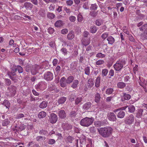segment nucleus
Returning <instances> with one entry per match:
<instances>
[{"label": "nucleus", "instance_id": "obj_1", "mask_svg": "<svg viewBox=\"0 0 147 147\" xmlns=\"http://www.w3.org/2000/svg\"><path fill=\"white\" fill-rule=\"evenodd\" d=\"M112 131V129L109 127L98 129V131L99 134L105 138L108 137L111 134Z\"/></svg>", "mask_w": 147, "mask_h": 147}, {"label": "nucleus", "instance_id": "obj_2", "mask_svg": "<svg viewBox=\"0 0 147 147\" xmlns=\"http://www.w3.org/2000/svg\"><path fill=\"white\" fill-rule=\"evenodd\" d=\"M94 120V119L93 117H86L81 119L80 124L82 126L88 127L93 123Z\"/></svg>", "mask_w": 147, "mask_h": 147}, {"label": "nucleus", "instance_id": "obj_3", "mask_svg": "<svg viewBox=\"0 0 147 147\" xmlns=\"http://www.w3.org/2000/svg\"><path fill=\"white\" fill-rule=\"evenodd\" d=\"M125 64V61L123 60H120L117 61L113 65V67L115 71H120Z\"/></svg>", "mask_w": 147, "mask_h": 147}, {"label": "nucleus", "instance_id": "obj_4", "mask_svg": "<svg viewBox=\"0 0 147 147\" xmlns=\"http://www.w3.org/2000/svg\"><path fill=\"white\" fill-rule=\"evenodd\" d=\"M47 84L45 82H39L35 85V88L38 91L43 90L47 88Z\"/></svg>", "mask_w": 147, "mask_h": 147}, {"label": "nucleus", "instance_id": "obj_5", "mask_svg": "<svg viewBox=\"0 0 147 147\" xmlns=\"http://www.w3.org/2000/svg\"><path fill=\"white\" fill-rule=\"evenodd\" d=\"M44 77L46 80L51 81L53 79V74L51 72L47 71L44 74Z\"/></svg>", "mask_w": 147, "mask_h": 147}, {"label": "nucleus", "instance_id": "obj_6", "mask_svg": "<svg viewBox=\"0 0 147 147\" xmlns=\"http://www.w3.org/2000/svg\"><path fill=\"white\" fill-rule=\"evenodd\" d=\"M134 117L133 115H130L126 118L125 122V123L130 125L133 123L134 121Z\"/></svg>", "mask_w": 147, "mask_h": 147}, {"label": "nucleus", "instance_id": "obj_7", "mask_svg": "<svg viewBox=\"0 0 147 147\" xmlns=\"http://www.w3.org/2000/svg\"><path fill=\"white\" fill-rule=\"evenodd\" d=\"M17 70H18V72L20 73H22L23 71V70L21 66L18 65L17 66V68H15L12 70V71L11 72V74L13 76L15 75V72Z\"/></svg>", "mask_w": 147, "mask_h": 147}, {"label": "nucleus", "instance_id": "obj_8", "mask_svg": "<svg viewBox=\"0 0 147 147\" xmlns=\"http://www.w3.org/2000/svg\"><path fill=\"white\" fill-rule=\"evenodd\" d=\"M57 120V115L54 113H52L51 114L50 121L52 123H55Z\"/></svg>", "mask_w": 147, "mask_h": 147}, {"label": "nucleus", "instance_id": "obj_9", "mask_svg": "<svg viewBox=\"0 0 147 147\" xmlns=\"http://www.w3.org/2000/svg\"><path fill=\"white\" fill-rule=\"evenodd\" d=\"M39 68L40 67L38 65H35L33 66L31 70L32 74L33 75L36 74L38 72Z\"/></svg>", "mask_w": 147, "mask_h": 147}, {"label": "nucleus", "instance_id": "obj_10", "mask_svg": "<svg viewBox=\"0 0 147 147\" xmlns=\"http://www.w3.org/2000/svg\"><path fill=\"white\" fill-rule=\"evenodd\" d=\"M108 119L112 121H115L116 120V116L113 113L110 112L108 114Z\"/></svg>", "mask_w": 147, "mask_h": 147}, {"label": "nucleus", "instance_id": "obj_11", "mask_svg": "<svg viewBox=\"0 0 147 147\" xmlns=\"http://www.w3.org/2000/svg\"><path fill=\"white\" fill-rule=\"evenodd\" d=\"M81 41L82 44L85 46H86L90 43V38H83Z\"/></svg>", "mask_w": 147, "mask_h": 147}, {"label": "nucleus", "instance_id": "obj_12", "mask_svg": "<svg viewBox=\"0 0 147 147\" xmlns=\"http://www.w3.org/2000/svg\"><path fill=\"white\" fill-rule=\"evenodd\" d=\"M121 100L122 101L125 100H128L131 98V96L130 95L122 92V95H121Z\"/></svg>", "mask_w": 147, "mask_h": 147}, {"label": "nucleus", "instance_id": "obj_13", "mask_svg": "<svg viewBox=\"0 0 147 147\" xmlns=\"http://www.w3.org/2000/svg\"><path fill=\"white\" fill-rule=\"evenodd\" d=\"M60 83L61 87H65L67 84L66 82V78L64 77H62L60 80Z\"/></svg>", "mask_w": 147, "mask_h": 147}, {"label": "nucleus", "instance_id": "obj_14", "mask_svg": "<svg viewBox=\"0 0 147 147\" xmlns=\"http://www.w3.org/2000/svg\"><path fill=\"white\" fill-rule=\"evenodd\" d=\"M33 5L30 3L26 2L24 5V7L25 8L28 9H30L33 8Z\"/></svg>", "mask_w": 147, "mask_h": 147}, {"label": "nucleus", "instance_id": "obj_15", "mask_svg": "<svg viewBox=\"0 0 147 147\" xmlns=\"http://www.w3.org/2000/svg\"><path fill=\"white\" fill-rule=\"evenodd\" d=\"M59 117L61 118H64L66 117V114L65 111L63 110L60 111L58 113Z\"/></svg>", "mask_w": 147, "mask_h": 147}, {"label": "nucleus", "instance_id": "obj_16", "mask_svg": "<svg viewBox=\"0 0 147 147\" xmlns=\"http://www.w3.org/2000/svg\"><path fill=\"white\" fill-rule=\"evenodd\" d=\"M74 77L73 76H69L66 80V83L67 84H70L74 81Z\"/></svg>", "mask_w": 147, "mask_h": 147}, {"label": "nucleus", "instance_id": "obj_17", "mask_svg": "<svg viewBox=\"0 0 147 147\" xmlns=\"http://www.w3.org/2000/svg\"><path fill=\"white\" fill-rule=\"evenodd\" d=\"M91 103L90 102H87L83 105V109L85 110H87L90 108L91 106Z\"/></svg>", "mask_w": 147, "mask_h": 147}, {"label": "nucleus", "instance_id": "obj_18", "mask_svg": "<svg viewBox=\"0 0 147 147\" xmlns=\"http://www.w3.org/2000/svg\"><path fill=\"white\" fill-rule=\"evenodd\" d=\"M107 40L108 41V43L111 45L113 44L115 41L114 38L111 36L108 37Z\"/></svg>", "mask_w": 147, "mask_h": 147}, {"label": "nucleus", "instance_id": "obj_19", "mask_svg": "<svg viewBox=\"0 0 147 147\" xmlns=\"http://www.w3.org/2000/svg\"><path fill=\"white\" fill-rule=\"evenodd\" d=\"M98 30V28L95 26L93 25L90 27V32L92 34L95 33Z\"/></svg>", "mask_w": 147, "mask_h": 147}, {"label": "nucleus", "instance_id": "obj_20", "mask_svg": "<svg viewBox=\"0 0 147 147\" xmlns=\"http://www.w3.org/2000/svg\"><path fill=\"white\" fill-rule=\"evenodd\" d=\"M47 102L46 101H43L40 103L39 107L41 109H44L47 107Z\"/></svg>", "mask_w": 147, "mask_h": 147}, {"label": "nucleus", "instance_id": "obj_21", "mask_svg": "<svg viewBox=\"0 0 147 147\" xmlns=\"http://www.w3.org/2000/svg\"><path fill=\"white\" fill-rule=\"evenodd\" d=\"M63 25V21L61 20L57 21L55 24V26L56 27H60Z\"/></svg>", "mask_w": 147, "mask_h": 147}, {"label": "nucleus", "instance_id": "obj_22", "mask_svg": "<svg viewBox=\"0 0 147 147\" xmlns=\"http://www.w3.org/2000/svg\"><path fill=\"white\" fill-rule=\"evenodd\" d=\"M65 47L70 50H71L73 48V44L71 42H67L65 43Z\"/></svg>", "mask_w": 147, "mask_h": 147}, {"label": "nucleus", "instance_id": "obj_23", "mask_svg": "<svg viewBox=\"0 0 147 147\" xmlns=\"http://www.w3.org/2000/svg\"><path fill=\"white\" fill-rule=\"evenodd\" d=\"M79 83V81L77 80H74L71 86V87L75 89L78 86V85Z\"/></svg>", "mask_w": 147, "mask_h": 147}, {"label": "nucleus", "instance_id": "obj_24", "mask_svg": "<svg viewBox=\"0 0 147 147\" xmlns=\"http://www.w3.org/2000/svg\"><path fill=\"white\" fill-rule=\"evenodd\" d=\"M88 86L90 88L92 87L94 85V81L93 79H89L88 80Z\"/></svg>", "mask_w": 147, "mask_h": 147}, {"label": "nucleus", "instance_id": "obj_25", "mask_svg": "<svg viewBox=\"0 0 147 147\" xmlns=\"http://www.w3.org/2000/svg\"><path fill=\"white\" fill-rule=\"evenodd\" d=\"M46 112L44 111H42L39 113L38 114V117L39 118H44L46 116Z\"/></svg>", "mask_w": 147, "mask_h": 147}, {"label": "nucleus", "instance_id": "obj_26", "mask_svg": "<svg viewBox=\"0 0 147 147\" xmlns=\"http://www.w3.org/2000/svg\"><path fill=\"white\" fill-rule=\"evenodd\" d=\"M140 38L142 40L147 39V31H144V33L141 34Z\"/></svg>", "mask_w": 147, "mask_h": 147}, {"label": "nucleus", "instance_id": "obj_27", "mask_svg": "<svg viewBox=\"0 0 147 147\" xmlns=\"http://www.w3.org/2000/svg\"><path fill=\"white\" fill-rule=\"evenodd\" d=\"M125 115V113L124 111H119L117 115L118 118H123Z\"/></svg>", "mask_w": 147, "mask_h": 147}, {"label": "nucleus", "instance_id": "obj_28", "mask_svg": "<svg viewBox=\"0 0 147 147\" xmlns=\"http://www.w3.org/2000/svg\"><path fill=\"white\" fill-rule=\"evenodd\" d=\"M143 110L142 109H139L138 110V112L136 114V117L138 118H141L142 115Z\"/></svg>", "mask_w": 147, "mask_h": 147}, {"label": "nucleus", "instance_id": "obj_29", "mask_svg": "<svg viewBox=\"0 0 147 147\" xmlns=\"http://www.w3.org/2000/svg\"><path fill=\"white\" fill-rule=\"evenodd\" d=\"M66 100V98L64 97H62L59 99L58 102L59 104H62Z\"/></svg>", "mask_w": 147, "mask_h": 147}, {"label": "nucleus", "instance_id": "obj_30", "mask_svg": "<svg viewBox=\"0 0 147 147\" xmlns=\"http://www.w3.org/2000/svg\"><path fill=\"white\" fill-rule=\"evenodd\" d=\"M3 105H4L7 108H9L10 107V102L7 100H4L3 102Z\"/></svg>", "mask_w": 147, "mask_h": 147}, {"label": "nucleus", "instance_id": "obj_31", "mask_svg": "<svg viewBox=\"0 0 147 147\" xmlns=\"http://www.w3.org/2000/svg\"><path fill=\"white\" fill-rule=\"evenodd\" d=\"M74 33L72 31L69 32L67 35V38L68 39H71L74 38Z\"/></svg>", "mask_w": 147, "mask_h": 147}, {"label": "nucleus", "instance_id": "obj_32", "mask_svg": "<svg viewBox=\"0 0 147 147\" xmlns=\"http://www.w3.org/2000/svg\"><path fill=\"white\" fill-rule=\"evenodd\" d=\"M16 88L15 86H13L12 88L10 90V92L12 96H13L16 93Z\"/></svg>", "mask_w": 147, "mask_h": 147}, {"label": "nucleus", "instance_id": "obj_33", "mask_svg": "<svg viewBox=\"0 0 147 147\" xmlns=\"http://www.w3.org/2000/svg\"><path fill=\"white\" fill-rule=\"evenodd\" d=\"M100 77L97 78L96 79L95 86L96 88L98 87L100 85Z\"/></svg>", "mask_w": 147, "mask_h": 147}, {"label": "nucleus", "instance_id": "obj_34", "mask_svg": "<svg viewBox=\"0 0 147 147\" xmlns=\"http://www.w3.org/2000/svg\"><path fill=\"white\" fill-rule=\"evenodd\" d=\"M140 31L144 30V31H147V24H146L142 25L139 28Z\"/></svg>", "mask_w": 147, "mask_h": 147}, {"label": "nucleus", "instance_id": "obj_35", "mask_svg": "<svg viewBox=\"0 0 147 147\" xmlns=\"http://www.w3.org/2000/svg\"><path fill=\"white\" fill-rule=\"evenodd\" d=\"M128 109L130 113L134 112L135 110L134 107L133 105L129 106L128 107Z\"/></svg>", "mask_w": 147, "mask_h": 147}, {"label": "nucleus", "instance_id": "obj_36", "mask_svg": "<svg viewBox=\"0 0 147 147\" xmlns=\"http://www.w3.org/2000/svg\"><path fill=\"white\" fill-rule=\"evenodd\" d=\"M117 85L118 88H122L125 86V84L124 82H120L117 83Z\"/></svg>", "mask_w": 147, "mask_h": 147}, {"label": "nucleus", "instance_id": "obj_37", "mask_svg": "<svg viewBox=\"0 0 147 147\" xmlns=\"http://www.w3.org/2000/svg\"><path fill=\"white\" fill-rule=\"evenodd\" d=\"M103 23V21L101 19H98L95 21V24L98 26H100Z\"/></svg>", "mask_w": 147, "mask_h": 147}, {"label": "nucleus", "instance_id": "obj_38", "mask_svg": "<svg viewBox=\"0 0 147 147\" xmlns=\"http://www.w3.org/2000/svg\"><path fill=\"white\" fill-rule=\"evenodd\" d=\"M100 98V96L99 93H97L95 95V101L96 102H99Z\"/></svg>", "mask_w": 147, "mask_h": 147}, {"label": "nucleus", "instance_id": "obj_39", "mask_svg": "<svg viewBox=\"0 0 147 147\" xmlns=\"http://www.w3.org/2000/svg\"><path fill=\"white\" fill-rule=\"evenodd\" d=\"M82 98L81 97L79 96L77 97L75 100V103L76 105L79 104L82 100Z\"/></svg>", "mask_w": 147, "mask_h": 147}, {"label": "nucleus", "instance_id": "obj_40", "mask_svg": "<svg viewBox=\"0 0 147 147\" xmlns=\"http://www.w3.org/2000/svg\"><path fill=\"white\" fill-rule=\"evenodd\" d=\"M108 72V70L107 69H104L102 70V75L103 76H105L107 75Z\"/></svg>", "mask_w": 147, "mask_h": 147}, {"label": "nucleus", "instance_id": "obj_41", "mask_svg": "<svg viewBox=\"0 0 147 147\" xmlns=\"http://www.w3.org/2000/svg\"><path fill=\"white\" fill-rule=\"evenodd\" d=\"M105 54H102L101 53H98L96 55V57L100 58H102L105 57Z\"/></svg>", "mask_w": 147, "mask_h": 147}, {"label": "nucleus", "instance_id": "obj_42", "mask_svg": "<svg viewBox=\"0 0 147 147\" xmlns=\"http://www.w3.org/2000/svg\"><path fill=\"white\" fill-rule=\"evenodd\" d=\"M28 146L29 147L30 146L31 147H38V145L34 142H31L29 143Z\"/></svg>", "mask_w": 147, "mask_h": 147}, {"label": "nucleus", "instance_id": "obj_43", "mask_svg": "<svg viewBox=\"0 0 147 147\" xmlns=\"http://www.w3.org/2000/svg\"><path fill=\"white\" fill-rule=\"evenodd\" d=\"M85 74L88 75L90 74V68L89 67H85Z\"/></svg>", "mask_w": 147, "mask_h": 147}, {"label": "nucleus", "instance_id": "obj_44", "mask_svg": "<svg viewBox=\"0 0 147 147\" xmlns=\"http://www.w3.org/2000/svg\"><path fill=\"white\" fill-rule=\"evenodd\" d=\"M46 139L45 137H43L41 136H38L36 137V140L38 141H42Z\"/></svg>", "mask_w": 147, "mask_h": 147}, {"label": "nucleus", "instance_id": "obj_45", "mask_svg": "<svg viewBox=\"0 0 147 147\" xmlns=\"http://www.w3.org/2000/svg\"><path fill=\"white\" fill-rule=\"evenodd\" d=\"M113 90L112 88H109L107 89L106 90V92L107 94H110L113 92Z\"/></svg>", "mask_w": 147, "mask_h": 147}, {"label": "nucleus", "instance_id": "obj_46", "mask_svg": "<svg viewBox=\"0 0 147 147\" xmlns=\"http://www.w3.org/2000/svg\"><path fill=\"white\" fill-rule=\"evenodd\" d=\"M10 122L8 119L4 120L2 122V125L3 126H6L8 125Z\"/></svg>", "mask_w": 147, "mask_h": 147}, {"label": "nucleus", "instance_id": "obj_47", "mask_svg": "<svg viewBox=\"0 0 147 147\" xmlns=\"http://www.w3.org/2000/svg\"><path fill=\"white\" fill-rule=\"evenodd\" d=\"M108 36V33L107 32H105L103 34H102L101 37L104 40Z\"/></svg>", "mask_w": 147, "mask_h": 147}, {"label": "nucleus", "instance_id": "obj_48", "mask_svg": "<svg viewBox=\"0 0 147 147\" xmlns=\"http://www.w3.org/2000/svg\"><path fill=\"white\" fill-rule=\"evenodd\" d=\"M47 16L48 18L51 19H53L55 17V15L51 13H49Z\"/></svg>", "mask_w": 147, "mask_h": 147}, {"label": "nucleus", "instance_id": "obj_49", "mask_svg": "<svg viewBox=\"0 0 147 147\" xmlns=\"http://www.w3.org/2000/svg\"><path fill=\"white\" fill-rule=\"evenodd\" d=\"M78 20L79 22L81 23L83 21V19L82 16L80 14H79L78 16Z\"/></svg>", "mask_w": 147, "mask_h": 147}, {"label": "nucleus", "instance_id": "obj_50", "mask_svg": "<svg viewBox=\"0 0 147 147\" xmlns=\"http://www.w3.org/2000/svg\"><path fill=\"white\" fill-rule=\"evenodd\" d=\"M47 32L49 34H52L54 32V30L51 27H49L47 30Z\"/></svg>", "mask_w": 147, "mask_h": 147}, {"label": "nucleus", "instance_id": "obj_51", "mask_svg": "<svg viewBox=\"0 0 147 147\" xmlns=\"http://www.w3.org/2000/svg\"><path fill=\"white\" fill-rule=\"evenodd\" d=\"M55 142V140L53 139H50L49 140L48 143L50 144H53Z\"/></svg>", "mask_w": 147, "mask_h": 147}, {"label": "nucleus", "instance_id": "obj_52", "mask_svg": "<svg viewBox=\"0 0 147 147\" xmlns=\"http://www.w3.org/2000/svg\"><path fill=\"white\" fill-rule=\"evenodd\" d=\"M102 123L100 121H96L94 123L95 125L97 127H100L101 126Z\"/></svg>", "mask_w": 147, "mask_h": 147}, {"label": "nucleus", "instance_id": "obj_53", "mask_svg": "<svg viewBox=\"0 0 147 147\" xmlns=\"http://www.w3.org/2000/svg\"><path fill=\"white\" fill-rule=\"evenodd\" d=\"M61 51L62 54L65 55H66L67 53V51L65 48H63L61 50Z\"/></svg>", "mask_w": 147, "mask_h": 147}, {"label": "nucleus", "instance_id": "obj_54", "mask_svg": "<svg viewBox=\"0 0 147 147\" xmlns=\"http://www.w3.org/2000/svg\"><path fill=\"white\" fill-rule=\"evenodd\" d=\"M25 126L24 124H21L19 127V130L21 131L25 128Z\"/></svg>", "mask_w": 147, "mask_h": 147}, {"label": "nucleus", "instance_id": "obj_55", "mask_svg": "<svg viewBox=\"0 0 147 147\" xmlns=\"http://www.w3.org/2000/svg\"><path fill=\"white\" fill-rule=\"evenodd\" d=\"M47 133V131L44 130H41L39 131V134L41 135H46Z\"/></svg>", "mask_w": 147, "mask_h": 147}, {"label": "nucleus", "instance_id": "obj_56", "mask_svg": "<svg viewBox=\"0 0 147 147\" xmlns=\"http://www.w3.org/2000/svg\"><path fill=\"white\" fill-rule=\"evenodd\" d=\"M127 107H128L127 106H125V107H122L121 108H119V109H117L115 110H114V112H117L120 110H125Z\"/></svg>", "mask_w": 147, "mask_h": 147}, {"label": "nucleus", "instance_id": "obj_57", "mask_svg": "<svg viewBox=\"0 0 147 147\" xmlns=\"http://www.w3.org/2000/svg\"><path fill=\"white\" fill-rule=\"evenodd\" d=\"M127 107H128L127 106H125V107H122L121 108H119V109H117L115 110H114V112H117L120 110H125Z\"/></svg>", "mask_w": 147, "mask_h": 147}, {"label": "nucleus", "instance_id": "obj_58", "mask_svg": "<svg viewBox=\"0 0 147 147\" xmlns=\"http://www.w3.org/2000/svg\"><path fill=\"white\" fill-rule=\"evenodd\" d=\"M104 62V61L102 60H99L97 61L96 62V64L97 65H99L103 64Z\"/></svg>", "mask_w": 147, "mask_h": 147}, {"label": "nucleus", "instance_id": "obj_59", "mask_svg": "<svg viewBox=\"0 0 147 147\" xmlns=\"http://www.w3.org/2000/svg\"><path fill=\"white\" fill-rule=\"evenodd\" d=\"M89 34V33L87 31H84L83 34V38H87V37Z\"/></svg>", "mask_w": 147, "mask_h": 147}, {"label": "nucleus", "instance_id": "obj_60", "mask_svg": "<svg viewBox=\"0 0 147 147\" xmlns=\"http://www.w3.org/2000/svg\"><path fill=\"white\" fill-rule=\"evenodd\" d=\"M98 6L96 4H92L90 7V9H96Z\"/></svg>", "mask_w": 147, "mask_h": 147}, {"label": "nucleus", "instance_id": "obj_61", "mask_svg": "<svg viewBox=\"0 0 147 147\" xmlns=\"http://www.w3.org/2000/svg\"><path fill=\"white\" fill-rule=\"evenodd\" d=\"M76 20V17L74 16H71L69 17V20L72 22H74Z\"/></svg>", "mask_w": 147, "mask_h": 147}, {"label": "nucleus", "instance_id": "obj_62", "mask_svg": "<svg viewBox=\"0 0 147 147\" xmlns=\"http://www.w3.org/2000/svg\"><path fill=\"white\" fill-rule=\"evenodd\" d=\"M68 31V30L67 29H63L61 30V33L63 34H65L67 33Z\"/></svg>", "mask_w": 147, "mask_h": 147}, {"label": "nucleus", "instance_id": "obj_63", "mask_svg": "<svg viewBox=\"0 0 147 147\" xmlns=\"http://www.w3.org/2000/svg\"><path fill=\"white\" fill-rule=\"evenodd\" d=\"M90 14L91 16L94 17L97 15V13L94 11H93L90 12Z\"/></svg>", "mask_w": 147, "mask_h": 147}, {"label": "nucleus", "instance_id": "obj_64", "mask_svg": "<svg viewBox=\"0 0 147 147\" xmlns=\"http://www.w3.org/2000/svg\"><path fill=\"white\" fill-rule=\"evenodd\" d=\"M24 117V115L22 113H20L17 115L16 118L17 119H19Z\"/></svg>", "mask_w": 147, "mask_h": 147}]
</instances>
